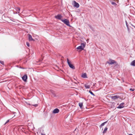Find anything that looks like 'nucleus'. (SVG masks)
I'll use <instances>...</instances> for the list:
<instances>
[{"label": "nucleus", "instance_id": "obj_32", "mask_svg": "<svg viewBox=\"0 0 135 135\" xmlns=\"http://www.w3.org/2000/svg\"><path fill=\"white\" fill-rule=\"evenodd\" d=\"M127 29H128V32H130V29L129 28V27H127Z\"/></svg>", "mask_w": 135, "mask_h": 135}, {"label": "nucleus", "instance_id": "obj_16", "mask_svg": "<svg viewBox=\"0 0 135 135\" xmlns=\"http://www.w3.org/2000/svg\"><path fill=\"white\" fill-rule=\"evenodd\" d=\"M107 129H108L107 127H105L104 131L103 132V133L104 134V133H106V132H107Z\"/></svg>", "mask_w": 135, "mask_h": 135}, {"label": "nucleus", "instance_id": "obj_9", "mask_svg": "<svg viewBox=\"0 0 135 135\" xmlns=\"http://www.w3.org/2000/svg\"><path fill=\"white\" fill-rule=\"evenodd\" d=\"M119 97L118 95H116L112 96L111 98L112 99L115 100L119 98Z\"/></svg>", "mask_w": 135, "mask_h": 135}, {"label": "nucleus", "instance_id": "obj_26", "mask_svg": "<svg viewBox=\"0 0 135 135\" xmlns=\"http://www.w3.org/2000/svg\"><path fill=\"white\" fill-rule=\"evenodd\" d=\"M9 119H8V120H7V121L4 124V125H5L8 122H9Z\"/></svg>", "mask_w": 135, "mask_h": 135}, {"label": "nucleus", "instance_id": "obj_31", "mask_svg": "<svg viewBox=\"0 0 135 135\" xmlns=\"http://www.w3.org/2000/svg\"><path fill=\"white\" fill-rule=\"evenodd\" d=\"M21 129L22 130V131H25V130H24V128L23 127L22 128V129L21 128Z\"/></svg>", "mask_w": 135, "mask_h": 135}, {"label": "nucleus", "instance_id": "obj_21", "mask_svg": "<svg viewBox=\"0 0 135 135\" xmlns=\"http://www.w3.org/2000/svg\"><path fill=\"white\" fill-rule=\"evenodd\" d=\"M89 26L90 28V29L93 31H94V30L93 28L91 26V25H89Z\"/></svg>", "mask_w": 135, "mask_h": 135}, {"label": "nucleus", "instance_id": "obj_8", "mask_svg": "<svg viewBox=\"0 0 135 135\" xmlns=\"http://www.w3.org/2000/svg\"><path fill=\"white\" fill-rule=\"evenodd\" d=\"M59 112V110L58 108L55 109L52 112V113L54 114H56L58 113Z\"/></svg>", "mask_w": 135, "mask_h": 135}, {"label": "nucleus", "instance_id": "obj_11", "mask_svg": "<svg viewBox=\"0 0 135 135\" xmlns=\"http://www.w3.org/2000/svg\"><path fill=\"white\" fill-rule=\"evenodd\" d=\"M74 7H76L77 8H78L79 6V4L78 3L76 2L75 1H74Z\"/></svg>", "mask_w": 135, "mask_h": 135}, {"label": "nucleus", "instance_id": "obj_30", "mask_svg": "<svg viewBox=\"0 0 135 135\" xmlns=\"http://www.w3.org/2000/svg\"><path fill=\"white\" fill-rule=\"evenodd\" d=\"M25 102L26 104H28V105H31V104H30L29 103V102Z\"/></svg>", "mask_w": 135, "mask_h": 135}, {"label": "nucleus", "instance_id": "obj_10", "mask_svg": "<svg viewBox=\"0 0 135 135\" xmlns=\"http://www.w3.org/2000/svg\"><path fill=\"white\" fill-rule=\"evenodd\" d=\"M15 9L16 11H17V12H16V13H14V14L19 13H20V8L18 7H16V8Z\"/></svg>", "mask_w": 135, "mask_h": 135}, {"label": "nucleus", "instance_id": "obj_6", "mask_svg": "<svg viewBox=\"0 0 135 135\" xmlns=\"http://www.w3.org/2000/svg\"><path fill=\"white\" fill-rule=\"evenodd\" d=\"M22 80L24 81H26L27 79V74L24 75L22 78Z\"/></svg>", "mask_w": 135, "mask_h": 135}, {"label": "nucleus", "instance_id": "obj_4", "mask_svg": "<svg viewBox=\"0 0 135 135\" xmlns=\"http://www.w3.org/2000/svg\"><path fill=\"white\" fill-rule=\"evenodd\" d=\"M55 17L58 20H61V18L62 17V16L60 14H58L57 15L55 16Z\"/></svg>", "mask_w": 135, "mask_h": 135}, {"label": "nucleus", "instance_id": "obj_19", "mask_svg": "<svg viewBox=\"0 0 135 135\" xmlns=\"http://www.w3.org/2000/svg\"><path fill=\"white\" fill-rule=\"evenodd\" d=\"M81 46L82 47H83V48L84 49V48L85 47V44H84L83 43H82L81 44Z\"/></svg>", "mask_w": 135, "mask_h": 135}, {"label": "nucleus", "instance_id": "obj_12", "mask_svg": "<svg viewBox=\"0 0 135 135\" xmlns=\"http://www.w3.org/2000/svg\"><path fill=\"white\" fill-rule=\"evenodd\" d=\"M81 76L82 78H87V74L85 73L83 74H82Z\"/></svg>", "mask_w": 135, "mask_h": 135}, {"label": "nucleus", "instance_id": "obj_1", "mask_svg": "<svg viewBox=\"0 0 135 135\" xmlns=\"http://www.w3.org/2000/svg\"><path fill=\"white\" fill-rule=\"evenodd\" d=\"M61 21L67 26L70 27H71L69 24V21L67 19H65L64 20L61 19Z\"/></svg>", "mask_w": 135, "mask_h": 135}, {"label": "nucleus", "instance_id": "obj_29", "mask_svg": "<svg viewBox=\"0 0 135 135\" xmlns=\"http://www.w3.org/2000/svg\"><path fill=\"white\" fill-rule=\"evenodd\" d=\"M38 104H36L32 105L35 107H36L38 106Z\"/></svg>", "mask_w": 135, "mask_h": 135}, {"label": "nucleus", "instance_id": "obj_23", "mask_svg": "<svg viewBox=\"0 0 135 135\" xmlns=\"http://www.w3.org/2000/svg\"><path fill=\"white\" fill-rule=\"evenodd\" d=\"M89 92L92 95H93V96H94L95 95L94 94L91 90H89Z\"/></svg>", "mask_w": 135, "mask_h": 135}, {"label": "nucleus", "instance_id": "obj_28", "mask_svg": "<svg viewBox=\"0 0 135 135\" xmlns=\"http://www.w3.org/2000/svg\"><path fill=\"white\" fill-rule=\"evenodd\" d=\"M126 23L127 27H128L129 26H128V23L126 21Z\"/></svg>", "mask_w": 135, "mask_h": 135}, {"label": "nucleus", "instance_id": "obj_24", "mask_svg": "<svg viewBox=\"0 0 135 135\" xmlns=\"http://www.w3.org/2000/svg\"><path fill=\"white\" fill-rule=\"evenodd\" d=\"M135 89L134 88H130L129 90L131 91H133Z\"/></svg>", "mask_w": 135, "mask_h": 135}, {"label": "nucleus", "instance_id": "obj_36", "mask_svg": "<svg viewBox=\"0 0 135 135\" xmlns=\"http://www.w3.org/2000/svg\"><path fill=\"white\" fill-rule=\"evenodd\" d=\"M16 13V12H15V13H14H14Z\"/></svg>", "mask_w": 135, "mask_h": 135}, {"label": "nucleus", "instance_id": "obj_20", "mask_svg": "<svg viewBox=\"0 0 135 135\" xmlns=\"http://www.w3.org/2000/svg\"><path fill=\"white\" fill-rule=\"evenodd\" d=\"M79 105L80 108H81L83 105V103H80L79 104Z\"/></svg>", "mask_w": 135, "mask_h": 135}, {"label": "nucleus", "instance_id": "obj_25", "mask_svg": "<svg viewBox=\"0 0 135 135\" xmlns=\"http://www.w3.org/2000/svg\"><path fill=\"white\" fill-rule=\"evenodd\" d=\"M0 63L3 65H4V62L3 61H0Z\"/></svg>", "mask_w": 135, "mask_h": 135}, {"label": "nucleus", "instance_id": "obj_17", "mask_svg": "<svg viewBox=\"0 0 135 135\" xmlns=\"http://www.w3.org/2000/svg\"><path fill=\"white\" fill-rule=\"evenodd\" d=\"M84 86L86 89H89L90 87V85H87L86 84H84Z\"/></svg>", "mask_w": 135, "mask_h": 135}, {"label": "nucleus", "instance_id": "obj_37", "mask_svg": "<svg viewBox=\"0 0 135 135\" xmlns=\"http://www.w3.org/2000/svg\"><path fill=\"white\" fill-rule=\"evenodd\" d=\"M76 130V129H75L74 131H75Z\"/></svg>", "mask_w": 135, "mask_h": 135}, {"label": "nucleus", "instance_id": "obj_5", "mask_svg": "<svg viewBox=\"0 0 135 135\" xmlns=\"http://www.w3.org/2000/svg\"><path fill=\"white\" fill-rule=\"evenodd\" d=\"M28 40L30 41H35V40L32 38V36L31 35L28 34Z\"/></svg>", "mask_w": 135, "mask_h": 135}, {"label": "nucleus", "instance_id": "obj_34", "mask_svg": "<svg viewBox=\"0 0 135 135\" xmlns=\"http://www.w3.org/2000/svg\"><path fill=\"white\" fill-rule=\"evenodd\" d=\"M41 135H45V134L43 133H41Z\"/></svg>", "mask_w": 135, "mask_h": 135}, {"label": "nucleus", "instance_id": "obj_2", "mask_svg": "<svg viewBox=\"0 0 135 135\" xmlns=\"http://www.w3.org/2000/svg\"><path fill=\"white\" fill-rule=\"evenodd\" d=\"M67 63L69 67L73 69H75V66L72 64H71L70 61L69 60L68 58L67 59Z\"/></svg>", "mask_w": 135, "mask_h": 135}, {"label": "nucleus", "instance_id": "obj_33", "mask_svg": "<svg viewBox=\"0 0 135 135\" xmlns=\"http://www.w3.org/2000/svg\"><path fill=\"white\" fill-rule=\"evenodd\" d=\"M132 26H133L135 28V26L133 25L132 24H131Z\"/></svg>", "mask_w": 135, "mask_h": 135}, {"label": "nucleus", "instance_id": "obj_35", "mask_svg": "<svg viewBox=\"0 0 135 135\" xmlns=\"http://www.w3.org/2000/svg\"><path fill=\"white\" fill-rule=\"evenodd\" d=\"M129 135H133L132 134H129Z\"/></svg>", "mask_w": 135, "mask_h": 135}, {"label": "nucleus", "instance_id": "obj_27", "mask_svg": "<svg viewBox=\"0 0 135 135\" xmlns=\"http://www.w3.org/2000/svg\"><path fill=\"white\" fill-rule=\"evenodd\" d=\"M26 45H27L28 47L30 46V44H29V43L28 42H26Z\"/></svg>", "mask_w": 135, "mask_h": 135}, {"label": "nucleus", "instance_id": "obj_3", "mask_svg": "<svg viewBox=\"0 0 135 135\" xmlns=\"http://www.w3.org/2000/svg\"><path fill=\"white\" fill-rule=\"evenodd\" d=\"M107 63L109 64V65H111L115 63L116 64L117 62L115 60H112L111 59H110L109 61H107Z\"/></svg>", "mask_w": 135, "mask_h": 135}, {"label": "nucleus", "instance_id": "obj_15", "mask_svg": "<svg viewBox=\"0 0 135 135\" xmlns=\"http://www.w3.org/2000/svg\"><path fill=\"white\" fill-rule=\"evenodd\" d=\"M131 66H135V60L133 61L131 63Z\"/></svg>", "mask_w": 135, "mask_h": 135}, {"label": "nucleus", "instance_id": "obj_18", "mask_svg": "<svg viewBox=\"0 0 135 135\" xmlns=\"http://www.w3.org/2000/svg\"><path fill=\"white\" fill-rule=\"evenodd\" d=\"M50 91V92L53 95H54V96L55 95V92L54 91V90H51Z\"/></svg>", "mask_w": 135, "mask_h": 135}, {"label": "nucleus", "instance_id": "obj_22", "mask_svg": "<svg viewBox=\"0 0 135 135\" xmlns=\"http://www.w3.org/2000/svg\"><path fill=\"white\" fill-rule=\"evenodd\" d=\"M111 3L112 5H114V6H115L117 5L116 3L114 2H111Z\"/></svg>", "mask_w": 135, "mask_h": 135}, {"label": "nucleus", "instance_id": "obj_7", "mask_svg": "<svg viewBox=\"0 0 135 135\" xmlns=\"http://www.w3.org/2000/svg\"><path fill=\"white\" fill-rule=\"evenodd\" d=\"M124 103H120L119 104V106L117 107V108H119V109L122 108L124 107Z\"/></svg>", "mask_w": 135, "mask_h": 135}, {"label": "nucleus", "instance_id": "obj_14", "mask_svg": "<svg viewBox=\"0 0 135 135\" xmlns=\"http://www.w3.org/2000/svg\"><path fill=\"white\" fill-rule=\"evenodd\" d=\"M76 49H78V50H83L84 49L83 47H82V46H80L76 48Z\"/></svg>", "mask_w": 135, "mask_h": 135}, {"label": "nucleus", "instance_id": "obj_13", "mask_svg": "<svg viewBox=\"0 0 135 135\" xmlns=\"http://www.w3.org/2000/svg\"><path fill=\"white\" fill-rule=\"evenodd\" d=\"M108 121L107 120V121L104 122V123H102L100 126V128H101L102 127L104 126L105 124H106L108 122Z\"/></svg>", "mask_w": 135, "mask_h": 135}]
</instances>
